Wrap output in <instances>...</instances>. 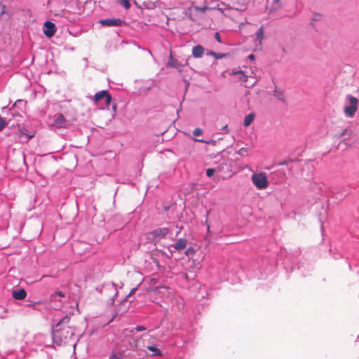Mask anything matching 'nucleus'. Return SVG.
<instances>
[{
  "label": "nucleus",
  "instance_id": "2eb2a0df",
  "mask_svg": "<svg viewBox=\"0 0 359 359\" xmlns=\"http://www.w3.org/2000/svg\"><path fill=\"white\" fill-rule=\"evenodd\" d=\"M274 96H275L277 99H278V100H281V101H283V102H284V101H285V95H284V93L283 92V90H280V89H277V88H276V89L274 90Z\"/></svg>",
  "mask_w": 359,
  "mask_h": 359
},
{
  "label": "nucleus",
  "instance_id": "2f4dec72",
  "mask_svg": "<svg viewBox=\"0 0 359 359\" xmlns=\"http://www.w3.org/2000/svg\"><path fill=\"white\" fill-rule=\"evenodd\" d=\"M248 58L251 60H255V55L253 54H250L249 56H248Z\"/></svg>",
  "mask_w": 359,
  "mask_h": 359
},
{
  "label": "nucleus",
  "instance_id": "20e7f679",
  "mask_svg": "<svg viewBox=\"0 0 359 359\" xmlns=\"http://www.w3.org/2000/svg\"><path fill=\"white\" fill-rule=\"evenodd\" d=\"M102 99H105V104L109 106L111 102V96L107 90H101L94 95V100L97 103Z\"/></svg>",
  "mask_w": 359,
  "mask_h": 359
},
{
  "label": "nucleus",
  "instance_id": "f704fd0d",
  "mask_svg": "<svg viewBox=\"0 0 359 359\" xmlns=\"http://www.w3.org/2000/svg\"><path fill=\"white\" fill-rule=\"evenodd\" d=\"M196 140V141H198V142H204V141H203V140Z\"/></svg>",
  "mask_w": 359,
  "mask_h": 359
},
{
  "label": "nucleus",
  "instance_id": "c9c22d12",
  "mask_svg": "<svg viewBox=\"0 0 359 359\" xmlns=\"http://www.w3.org/2000/svg\"><path fill=\"white\" fill-rule=\"evenodd\" d=\"M23 135H25L24 133L21 132L20 137H22Z\"/></svg>",
  "mask_w": 359,
  "mask_h": 359
},
{
  "label": "nucleus",
  "instance_id": "7ed1b4c3",
  "mask_svg": "<svg viewBox=\"0 0 359 359\" xmlns=\"http://www.w3.org/2000/svg\"><path fill=\"white\" fill-rule=\"evenodd\" d=\"M252 181L255 186L259 189L267 188L269 183L266 175L264 172H259L252 176Z\"/></svg>",
  "mask_w": 359,
  "mask_h": 359
},
{
  "label": "nucleus",
  "instance_id": "6e6552de",
  "mask_svg": "<svg viewBox=\"0 0 359 359\" xmlns=\"http://www.w3.org/2000/svg\"><path fill=\"white\" fill-rule=\"evenodd\" d=\"M169 233L168 228H158L152 231L150 233L155 238H163Z\"/></svg>",
  "mask_w": 359,
  "mask_h": 359
},
{
  "label": "nucleus",
  "instance_id": "b1692460",
  "mask_svg": "<svg viewBox=\"0 0 359 359\" xmlns=\"http://www.w3.org/2000/svg\"><path fill=\"white\" fill-rule=\"evenodd\" d=\"M194 252H195V250H194V249L193 248H189L186 250L185 254H186V255H187V256H190V255H194Z\"/></svg>",
  "mask_w": 359,
  "mask_h": 359
},
{
  "label": "nucleus",
  "instance_id": "1a4fd4ad",
  "mask_svg": "<svg viewBox=\"0 0 359 359\" xmlns=\"http://www.w3.org/2000/svg\"><path fill=\"white\" fill-rule=\"evenodd\" d=\"M54 124L57 128H67L68 121L65 119L62 114H59L55 119Z\"/></svg>",
  "mask_w": 359,
  "mask_h": 359
},
{
  "label": "nucleus",
  "instance_id": "c756f323",
  "mask_svg": "<svg viewBox=\"0 0 359 359\" xmlns=\"http://www.w3.org/2000/svg\"><path fill=\"white\" fill-rule=\"evenodd\" d=\"M175 62H176V61H175V60H172V61H170V62H169V65H170V66H171V67H176V65H175Z\"/></svg>",
  "mask_w": 359,
  "mask_h": 359
},
{
  "label": "nucleus",
  "instance_id": "a211bd4d",
  "mask_svg": "<svg viewBox=\"0 0 359 359\" xmlns=\"http://www.w3.org/2000/svg\"><path fill=\"white\" fill-rule=\"evenodd\" d=\"M120 4L126 8L129 9L130 8V4L128 0H120Z\"/></svg>",
  "mask_w": 359,
  "mask_h": 359
},
{
  "label": "nucleus",
  "instance_id": "f257e3e1",
  "mask_svg": "<svg viewBox=\"0 0 359 359\" xmlns=\"http://www.w3.org/2000/svg\"><path fill=\"white\" fill-rule=\"evenodd\" d=\"M70 317L66 316L62 318L55 325L53 330V342L60 346L66 344L70 340L74 335L72 329L69 326Z\"/></svg>",
  "mask_w": 359,
  "mask_h": 359
},
{
  "label": "nucleus",
  "instance_id": "473e14b6",
  "mask_svg": "<svg viewBox=\"0 0 359 359\" xmlns=\"http://www.w3.org/2000/svg\"><path fill=\"white\" fill-rule=\"evenodd\" d=\"M135 290H136V288H133V289L130 291V294H130V295L133 294L135 292Z\"/></svg>",
  "mask_w": 359,
  "mask_h": 359
},
{
  "label": "nucleus",
  "instance_id": "6ab92c4d",
  "mask_svg": "<svg viewBox=\"0 0 359 359\" xmlns=\"http://www.w3.org/2000/svg\"><path fill=\"white\" fill-rule=\"evenodd\" d=\"M56 296H59L60 297H64L65 294L61 291H57L51 295V300L53 301L55 299Z\"/></svg>",
  "mask_w": 359,
  "mask_h": 359
},
{
  "label": "nucleus",
  "instance_id": "9b49d317",
  "mask_svg": "<svg viewBox=\"0 0 359 359\" xmlns=\"http://www.w3.org/2000/svg\"><path fill=\"white\" fill-rule=\"evenodd\" d=\"M204 48L201 45L194 46L192 49V55L194 57L200 58L203 55Z\"/></svg>",
  "mask_w": 359,
  "mask_h": 359
},
{
  "label": "nucleus",
  "instance_id": "a878e982",
  "mask_svg": "<svg viewBox=\"0 0 359 359\" xmlns=\"http://www.w3.org/2000/svg\"><path fill=\"white\" fill-rule=\"evenodd\" d=\"M215 37L216 40H217L219 43H222L221 38H220V35H219V34L218 32H216V33H215Z\"/></svg>",
  "mask_w": 359,
  "mask_h": 359
},
{
  "label": "nucleus",
  "instance_id": "f03ea898",
  "mask_svg": "<svg viewBox=\"0 0 359 359\" xmlns=\"http://www.w3.org/2000/svg\"><path fill=\"white\" fill-rule=\"evenodd\" d=\"M346 99L348 101L349 105L345 106L344 112L346 116L352 118L358 110V100L352 96L348 95Z\"/></svg>",
  "mask_w": 359,
  "mask_h": 359
},
{
  "label": "nucleus",
  "instance_id": "bb28decb",
  "mask_svg": "<svg viewBox=\"0 0 359 359\" xmlns=\"http://www.w3.org/2000/svg\"><path fill=\"white\" fill-rule=\"evenodd\" d=\"M109 359H122V358L121 357H119L118 355H117L116 353H114L111 355H110Z\"/></svg>",
  "mask_w": 359,
  "mask_h": 359
},
{
  "label": "nucleus",
  "instance_id": "aec40b11",
  "mask_svg": "<svg viewBox=\"0 0 359 359\" xmlns=\"http://www.w3.org/2000/svg\"><path fill=\"white\" fill-rule=\"evenodd\" d=\"M210 54L213 55L217 59H221L225 56V54L224 53H216L214 52H211Z\"/></svg>",
  "mask_w": 359,
  "mask_h": 359
},
{
  "label": "nucleus",
  "instance_id": "72a5a7b5",
  "mask_svg": "<svg viewBox=\"0 0 359 359\" xmlns=\"http://www.w3.org/2000/svg\"><path fill=\"white\" fill-rule=\"evenodd\" d=\"M26 136L27 137L28 140L31 139L32 137H33V135H27Z\"/></svg>",
  "mask_w": 359,
  "mask_h": 359
},
{
  "label": "nucleus",
  "instance_id": "0eeeda50",
  "mask_svg": "<svg viewBox=\"0 0 359 359\" xmlns=\"http://www.w3.org/2000/svg\"><path fill=\"white\" fill-rule=\"evenodd\" d=\"M353 134V130L351 128H346L341 132L336 135L337 138L341 139L343 142L349 140Z\"/></svg>",
  "mask_w": 359,
  "mask_h": 359
},
{
  "label": "nucleus",
  "instance_id": "5701e85b",
  "mask_svg": "<svg viewBox=\"0 0 359 359\" xmlns=\"http://www.w3.org/2000/svg\"><path fill=\"white\" fill-rule=\"evenodd\" d=\"M215 172V169L208 168L206 170V175L208 177H210L214 175Z\"/></svg>",
  "mask_w": 359,
  "mask_h": 359
},
{
  "label": "nucleus",
  "instance_id": "cd10ccee",
  "mask_svg": "<svg viewBox=\"0 0 359 359\" xmlns=\"http://www.w3.org/2000/svg\"><path fill=\"white\" fill-rule=\"evenodd\" d=\"M135 330L137 331V332H142V331H144L146 330V328L143 326H137Z\"/></svg>",
  "mask_w": 359,
  "mask_h": 359
},
{
  "label": "nucleus",
  "instance_id": "9d476101",
  "mask_svg": "<svg viewBox=\"0 0 359 359\" xmlns=\"http://www.w3.org/2000/svg\"><path fill=\"white\" fill-rule=\"evenodd\" d=\"M12 296L15 299L22 300L27 296V292L25 289H20L18 290H14L12 292Z\"/></svg>",
  "mask_w": 359,
  "mask_h": 359
},
{
  "label": "nucleus",
  "instance_id": "393cba45",
  "mask_svg": "<svg viewBox=\"0 0 359 359\" xmlns=\"http://www.w3.org/2000/svg\"><path fill=\"white\" fill-rule=\"evenodd\" d=\"M236 74H241L242 77L241 78V80L243 81V82L247 81L248 76L245 75L242 71L237 72H236Z\"/></svg>",
  "mask_w": 359,
  "mask_h": 359
},
{
  "label": "nucleus",
  "instance_id": "7c9ffc66",
  "mask_svg": "<svg viewBox=\"0 0 359 359\" xmlns=\"http://www.w3.org/2000/svg\"><path fill=\"white\" fill-rule=\"evenodd\" d=\"M208 8L207 7H203V8H196L197 10H199L202 12H204Z\"/></svg>",
  "mask_w": 359,
  "mask_h": 359
},
{
  "label": "nucleus",
  "instance_id": "4468645a",
  "mask_svg": "<svg viewBox=\"0 0 359 359\" xmlns=\"http://www.w3.org/2000/svg\"><path fill=\"white\" fill-rule=\"evenodd\" d=\"M255 116L253 113H250L248 115L245 116L244 118V126L245 127L250 126L252 121H254Z\"/></svg>",
  "mask_w": 359,
  "mask_h": 359
},
{
  "label": "nucleus",
  "instance_id": "c85d7f7f",
  "mask_svg": "<svg viewBox=\"0 0 359 359\" xmlns=\"http://www.w3.org/2000/svg\"><path fill=\"white\" fill-rule=\"evenodd\" d=\"M246 152H247V150H246V149H245V148H241V149L239 150L238 154H239L240 155H244V154H245V153H246Z\"/></svg>",
  "mask_w": 359,
  "mask_h": 359
},
{
  "label": "nucleus",
  "instance_id": "dca6fc26",
  "mask_svg": "<svg viewBox=\"0 0 359 359\" xmlns=\"http://www.w3.org/2000/svg\"><path fill=\"white\" fill-rule=\"evenodd\" d=\"M256 38H257V40L259 41V44H261L262 43V41L264 39V29H263V27H259V29H258V31H257V32L256 34Z\"/></svg>",
  "mask_w": 359,
  "mask_h": 359
},
{
  "label": "nucleus",
  "instance_id": "39448f33",
  "mask_svg": "<svg viewBox=\"0 0 359 359\" xmlns=\"http://www.w3.org/2000/svg\"><path fill=\"white\" fill-rule=\"evenodd\" d=\"M100 24L107 27H119L124 24V21L120 18L103 19L100 20Z\"/></svg>",
  "mask_w": 359,
  "mask_h": 359
},
{
  "label": "nucleus",
  "instance_id": "412c9836",
  "mask_svg": "<svg viewBox=\"0 0 359 359\" xmlns=\"http://www.w3.org/2000/svg\"><path fill=\"white\" fill-rule=\"evenodd\" d=\"M6 123L1 116H0V131H1L6 126Z\"/></svg>",
  "mask_w": 359,
  "mask_h": 359
},
{
  "label": "nucleus",
  "instance_id": "ddd939ff",
  "mask_svg": "<svg viewBox=\"0 0 359 359\" xmlns=\"http://www.w3.org/2000/svg\"><path fill=\"white\" fill-rule=\"evenodd\" d=\"M187 245V241L186 239L180 238L179 239L177 243L174 245L173 248L176 250H182L186 248Z\"/></svg>",
  "mask_w": 359,
  "mask_h": 359
},
{
  "label": "nucleus",
  "instance_id": "f3484780",
  "mask_svg": "<svg viewBox=\"0 0 359 359\" xmlns=\"http://www.w3.org/2000/svg\"><path fill=\"white\" fill-rule=\"evenodd\" d=\"M147 349L151 351L152 352V355H161V351L153 346H147Z\"/></svg>",
  "mask_w": 359,
  "mask_h": 359
},
{
  "label": "nucleus",
  "instance_id": "f8f14e48",
  "mask_svg": "<svg viewBox=\"0 0 359 359\" xmlns=\"http://www.w3.org/2000/svg\"><path fill=\"white\" fill-rule=\"evenodd\" d=\"M248 1V0H231L233 6H235V9L241 11L245 8Z\"/></svg>",
  "mask_w": 359,
  "mask_h": 359
},
{
  "label": "nucleus",
  "instance_id": "4be33fe9",
  "mask_svg": "<svg viewBox=\"0 0 359 359\" xmlns=\"http://www.w3.org/2000/svg\"><path fill=\"white\" fill-rule=\"evenodd\" d=\"M203 133V130L201 129V128H196L194 131H193V134L195 136H199V135H201Z\"/></svg>",
  "mask_w": 359,
  "mask_h": 359
},
{
  "label": "nucleus",
  "instance_id": "423d86ee",
  "mask_svg": "<svg viewBox=\"0 0 359 359\" xmlns=\"http://www.w3.org/2000/svg\"><path fill=\"white\" fill-rule=\"evenodd\" d=\"M56 32V27L53 22L47 21L43 25V34L48 38L52 37Z\"/></svg>",
  "mask_w": 359,
  "mask_h": 359
}]
</instances>
